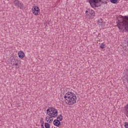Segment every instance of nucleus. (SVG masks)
<instances>
[{"mask_svg":"<svg viewBox=\"0 0 128 128\" xmlns=\"http://www.w3.org/2000/svg\"><path fill=\"white\" fill-rule=\"evenodd\" d=\"M66 104L69 106H72L76 102V94L72 92H67L64 96Z\"/></svg>","mask_w":128,"mask_h":128,"instance_id":"1","label":"nucleus"},{"mask_svg":"<svg viewBox=\"0 0 128 128\" xmlns=\"http://www.w3.org/2000/svg\"><path fill=\"white\" fill-rule=\"evenodd\" d=\"M47 114L49 115L48 120H50V118H56L58 116V110L54 107H49L47 110Z\"/></svg>","mask_w":128,"mask_h":128,"instance_id":"2","label":"nucleus"},{"mask_svg":"<svg viewBox=\"0 0 128 128\" xmlns=\"http://www.w3.org/2000/svg\"><path fill=\"white\" fill-rule=\"evenodd\" d=\"M121 18H122V24L124 26H125V30H128V16H120Z\"/></svg>","mask_w":128,"mask_h":128,"instance_id":"3","label":"nucleus"},{"mask_svg":"<svg viewBox=\"0 0 128 128\" xmlns=\"http://www.w3.org/2000/svg\"><path fill=\"white\" fill-rule=\"evenodd\" d=\"M98 2H102V0H89V3L92 8H98L96 4H98Z\"/></svg>","mask_w":128,"mask_h":128,"instance_id":"4","label":"nucleus"},{"mask_svg":"<svg viewBox=\"0 0 128 128\" xmlns=\"http://www.w3.org/2000/svg\"><path fill=\"white\" fill-rule=\"evenodd\" d=\"M32 12L35 16H38L40 12V8L38 6H34L32 8Z\"/></svg>","mask_w":128,"mask_h":128,"instance_id":"5","label":"nucleus"},{"mask_svg":"<svg viewBox=\"0 0 128 128\" xmlns=\"http://www.w3.org/2000/svg\"><path fill=\"white\" fill-rule=\"evenodd\" d=\"M86 16H88L89 18H94L96 16V12L94 11V10H88V14H86Z\"/></svg>","mask_w":128,"mask_h":128,"instance_id":"6","label":"nucleus"},{"mask_svg":"<svg viewBox=\"0 0 128 128\" xmlns=\"http://www.w3.org/2000/svg\"><path fill=\"white\" fill-rule=\"evenodd\" d=\"M18 56L20 58H24V52L23 51H20L18 52Z\"/></svg>","mask_w":128,"mask_h":128,"instance_id":"7","label":"nucleus"},{"mask_svg":"<svg viewBox=\"0 0 128 128\" xmlns=\"http://www.w3.org/2000/svg\"><path fill=\"white\" fill-rule=\"evenodd\" d=\"M98 24H99V26H104V24L105 22H104V20L102 19H100L98 21Z\"/></svg>","mask_w":128,"mask_h":128,"instance_id":"8","label":"nucleus"},{"mask_svg":"<svg viewBox=\"0 0 128 128\" xmlns=\"http://www.w3.org/2000/svg\"><path fill=\"white\" fill-rule=\"evenodd\" d=\"M20 0H15L14 2V4L16 6H17L18 8L20 7Z\"/></svg>","mask_w":128,"mask_h":128,"instance_id":"9","label":"nucleus"},{"mask_svg":"<svg viewBox=\"0 0 128 128\" xmlns=\"http://www.w3.org/2000/svg\"><path fill=\"white\" fill-rule=\"evenodd\" d=\"M56 120H60V122H62V120L63 116L62 114L58 115L56 118Z\"/></svg>","mask_w":128,"mask_h":128,"instance_id":"10","label":"nucleus"},{"mask_svg":"<svg viewBox=\"0 0 128 128\" xmlns=\"http://www.w3.org/2000/svg\"><path fill=\"white\" fill-rule=\"evenodd\" d=\"M53 124L55 126H58V120H54L53 122Z\"/></svg>","mask_w":128,"mask_h":128,"instance_id":"11","label":"nucleus"},{"mask_svg":"<svg viewBox=\"0 0 128 128\" xmlns=\"http://www.w3.org/2000/svg\"><path fill=\"white\" fill-rule=\"evenodd\" d=\"M44 126L46 128H50V124L48 122L44 123Z\"/></svg>","mask_w":128,"mask_h":128,"instance_id":"12","label":"nucleus"},{"mask_svg":"<svg viewBox=\"0 0 128 128\" xmlns=\"http://www.w3.org/2000/svg\"><path fill=\"white\" fill-rule=\"evenodd\" d=\"M106 46V44H104V43H102L101 44H100V48H102V50H104Z\"/></svg>","mask_w":128,"mask_h":128,"instance_id":"13","label":"nucleus"},{"mask_svg":"<svg viewBox=\"0 0 128 128\" xmlns=\"http://www.w3.org/2000/svg\"><path fill=\"white\" fill-rule=\"evenodd\" d=\"M110 2L112 4H116L118 2V0H110Z\"/></svg>","mask_w":128,"mask_h":128,"instance_id":"14","label":"nucleus"},{"mask_svg":"<svg viewBox=\"0 0 128 128\" xmlns=\"http://www.w3.org/2000/svg\"><path fill=\"white\" fill-rule=\"evenodd\" d=\"M19 8H20V10H22V8H24V4L20 3V4H19Z\"/></svg>","mask_w":128,"mask_h":128,"instance_id":"15","label":"nucleus"},{"mask_svg":"<svg viewBox=\"0 0 128 128\" xmlns=\"http://www.w3.org/2000/svg\"><path fill=\"white\" fill-rule=\"evenodd\" d=\"M124 127L126 128H128V122H124Z\"/></svg>","mask_w":128,"mask_h":128,"instance_id":"16","label":"nucleus"},{"mask_svg":"<svg viewBox=\"0 0 128 128\" xmlns=\"http://www.w3.org/2000/svg\"><path fill=\"white\" fill-rule=\"evenodd\" d=\"M40 122H44V118H41L40 120Z\"/></svg>","mask_w":128,"mask_h":128,"instance_id":"17","label":"nucleus"},{"mask_svg":"<svg viewBox=\"0 0 128 128\" xmlns=\"http://www.w3.org/2000/svg\"><path fill=\"white\" fill-rule=\"evenodd\" d=\"M60 126V120H58V124L57 127L58 128V126Z\"/></svg>","mask_w":128,"mask_h":128,"instance_id":"18","label":"nucleus"},{"mask_svg":"<svg viewBox=\"0 0 128 128\" xmlns=\"http://www.w3.org/2000/svg\"><path fill=\"white\" fill-rule=\"evenodd\" d=\"M41 128L44 126V122H41Z\"/></svg>","mask_w":128,"mask_h":128,"instance_id":"19","label":"nucleus"},{"mask_svg":"<svg viewBox=\"0 0 128 128\" xmlns=\"http://www.w3.org/2000/svg\"><path fill=\"white\" fill-rule=\"evenodd\" d=\"M52 120H53L52 119H52H50H50L49 120V123L50 124V122H52Z\"/></svg>","mask_w":128,"mask_h":128,"instance_id":"20","label":"nucleus"},{"mask_svg":"<svg viewBox=\"0 0 128 128\" xmlns=\"http://www.w3.org/2000/svg\"><path fill=\"white\" fill-rule=\"evenodd\" d=\"M126 112H128V104H126Z\"/></svg>","mask_w":128,"mask_h":128,"instance_id":"21","label":"nucleus"},{"mask_svg":"<svg viewBox=\"0 0 128 128\" xmlns=\"http://www.w3.org/2000/svg\"><path fill=\"white\" fill-rule=\"evenodd\" d=\"M14 64V66H18V63H16V64Z\"/></svg>","mask_w":128,"mask_h":128,"instance_id":"22","label":"nucleus"},{"mask_svg":"<svg viewBox=\"0 0 128 128\" xmlns=\"http://www.w3.org/2000/svg\"><path fill=\"white\" fill-rule=\"evenodd\" d=\"M48 116L46 118V122H48V120H48Z\"/></svg>","mask_w":128,"mask_h":128,"instance_id":"23","label":"nucleus"},{"mask_svg":"<svg viewBox=\"0 0 128 128\" xmlns=\"http://www.w3.org/2000/svg\"><path fill=\"white\" fill-rule=\"evenodd\" d=\"M14 60L15 62H18V59L14 58Z\"/></svg>","mask_w":128,"mask_h":128,"instance_id":"24","label":"nucleus"},{"mask_svg":"<svg viewBox=\"0 0 128 128\" xmlns=\"http://www.w3.org/2000/svg\"><path fill=\"white\" fill-rule=\"evenodd\" d=\"M88 10H86V14H88Z\"/></svg>","mask_w":128,"mask_h":128,"instance_id":"25","label":"nucleus"},{"mask_svg":"<svg viewBox=\"0 0 128 128\" xmlns=\"http://www.w3.org/2000/svg\"><path fill=\"white\" fill-rule=\"evenodd\" d=\"M20 106L18 105V104H17V108H18V107H20Z\"/></svg>","mask_w":128,"mask_h":128,"instance_id":"26","label":"nucleus"},{"mask_svg":"<svg viewBox=\"0 0 128 128\" xmlns=\"http://www.w3.org/2000/svg\"><path fill=\"white\" fill-rule=\"evenodd\" d=\"M41 128H44V127H41Z\"/></svg>","mask_w":128,"mask_h":128,"instance_id":"27","label":"nucleus"},{"mask_svg":"<svg viewBox=\"0 0 128 128\" xmlns=\"http://www.w3.org/2000/svg\"><path fill=\"white\" fill-rule=\"evenodd\" d=\"M88 0V2H90V0Z\"/></svg>","mask_w":128,"mask_h":128,"instance_id":"28","label":"nucleus"},{"mask_svg":"<svg viewBox=\"0 0 128 128\" xmlns=\"http://www.w3.org/2000/svg\"><path fill=\"white\" fill-rule=\"evenodd\" d=\"M106 4H107L108 2H106Z\"/></svg>","mask_w":128,"mask_h":128,"instance_id":"29","label":"nucleus"}]
</instances>
